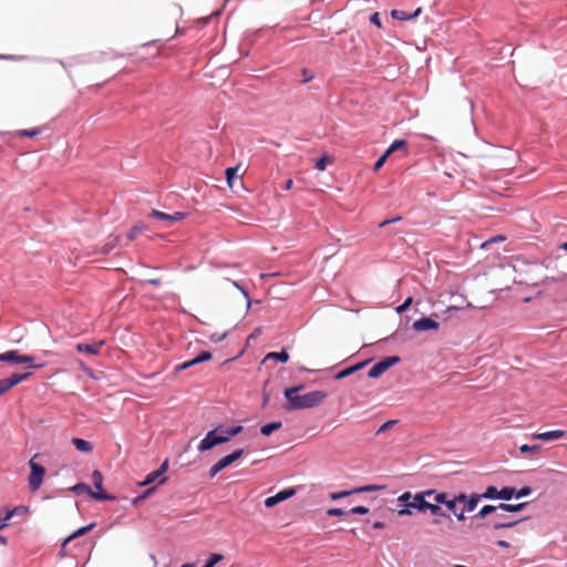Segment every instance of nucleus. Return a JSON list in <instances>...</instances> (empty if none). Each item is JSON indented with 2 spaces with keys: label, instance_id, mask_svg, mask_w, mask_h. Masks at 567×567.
Segmentation results:
<instances>
[{
  "label": "nucleus",
  "instance_id": "f257e3e1",
  "mask_svg": "<svg viewBox=\"0 0 567 567\" xmlns=\"http://www.w3.org/2000/svg\"><path fill=\"white\" fill-rule=\"evenodd\" d=\"M302 386H292L285 390L287 404L285 409L288 411L310 409L319 405L327 396L323 391H311L306 394H298Z\"/></svg>",
  "mask_w": 567,
  "mask_h": 567
},
{
  "label": "nucleus",
  "instance_id": "f03ea898",
  "mask_svg": "<svg viewBox=\"0 0 567 567\" xmlns=\"http://www.w3.org/2000/svg\"><path fill=\"white\" fill-rule=\"evenodd\" d=\"M432 492H419L416 494H411L410 492H405L398 497V502L402 504V508L398 511L400 516H410L413 514V511H417L420 513L424 512L425 501L426 498H431Z\"/></svg>",
  "mask_w": 567,
  "mask_h": 567
},
{
  "label": "nucleus",
  "instance_id": "7ed1b4c3",
  "mask_svg": "<svg viewBox=\"0 0 567 567\" xmlns=\"http://www.w3.org/2000/svg\"><path fill=\"white\" fill-rule=\"evenodd\" d=\"M0 361L10 362V363H27L30 368L40 369L43 368L44 363H34L33 355H23L19 354L17 350H10L3 353H0Z\"/></svg>",
  "mask_w": 567,
  "mask_h": 567
},
{
  "label": "nucleus",
  "instance_id": "20e7f679",
  "mask_svg": "<svg viewBox=\"0 0 567 567\" xmlns=\"http://www.w3.org/2000/svg\"><path fill=\"white\" fill-rule=\"evenodd\" d=\"M37 456L38 455H34L29 461V466L31 468V473L29 476V487L32 492H35L41 487L43 477L45 475V468L42 465L34 462Z\"/></svg>",
  "mask_w": 567,
  "mask_h": 567
},
{
  "label": "nucleus",
  "instance_id": "39448f33",
  "mask_svg": "<svg viewBox=\"0 0 567 567\" xmlns=\"http://www.w3.org/2000/svg\"><path fill=\"white\" fill-rule=\"evenodd\" d=\"M244 454V450L239 449L234 451L233 453L220 458L216 464H214L209 470V476L215 477L220 471L239 460Z\"/></svg>",
  "mask_w": 567,
  "mask_h": 567
},
{
  "label": "nucleus",
  "instance_id": "423d86ee",
  "mask_svg": "<svg viewBox=\"0 0 567 567\" xmlns=\"http://www.w3.org/2000/svg\"><path fill=\"white\" fill-rule=\"evenodd\" d=\"M400 361L399 357H386L377 362L368 372V377L371 379H377L385 371H388L392 365Z\"/></svg>",
  "mask_w": 567,
  "mask_h": 567
},
{
  "label": "nucleus",
  "instance_id": "0eeeda50",
  "mask_svg": "<svg viewBox=\"0 0 567 567\" xmlns=\"http://www.w3.org/2000/svg\"><path fill=\"white\" fill-rule=\"evenodd\" d=\"M70 489L76 494L87 493L92 498L99 499V501L115 499L114 496H112L105 492H101V493L93 492L91 489V487L84 483H78L74 486H72Z\"/></svg>",
  "mask_w": 567,
  "mask_h": 567
},
{
  "label": "nucleus",
  "instance_id": "6e6552de",
  "mask_svg": "<svg viewBox=\"0 0 567 567\" xmlns=\"http://www.w3.org/2000/svg\"><path fill=\"white\" fill-rule=\"evenodd\" d=\"M30 375V372L14 373L8 379L0 380V396L8 392L13 386H16L17 384H19L20 382L27 380Z\"/></svg>",
  "mask_w": 567,
  "mask_h": 567
},
{
  "label": "nucleus",
  "instance_id": "1a4fd4ad",
  "mask_svg": "<svg viewBox=\"0 0 567 567\" xmlns=\"http://www.w3.org/2000/svg\"><path fill=\"white\" fill-rule=\"evenodd\" d=\"M150 217L162 220L166 223V226L172 225L173 223L181 221L186 217V213L176 212L174 214H166L157 209H153L150 213Z\"/></svg>",
  "mask_w": 567,
  "mask_h": 567
},
{
  "label": "nucleus",
  "instance_id": "9d476101",
  "mask_svg": "<svg viewBox=\"0 0 567 567\" xmlns=\"http://www.w3.org/2000/svg\"><path fill=\"white\" fill-rule=\"evenodd\" d=\"M218 432H219V429H214V430L209 431L206 434V436L199 442L197 450L199 452H205V451H208V450L215 447L216 445L221 444L223 439H219L217 436Z\"/></svg>",
  "mask_w": 567,
  "mask_h": 567
},
{
  "label": "nucleus",
  "instance_id": "9b49d317",
  "mask_svg": "<svg viewBox=\"0 0 567 567\" xmlns=\"http://www.w3.org/2000/svg\"><path fill=\"white\" fill-rule=\"evenodd\" d=\"M480 501H481V496L478 493L470 494L468 499L463 505V508L460 511V514H456V519L458 522L465 520V513L473 512L477 507Z\"/></svg>",
  "mask_w": 567,
  "mask_h": 567
},
{
  "label": "nucleus",
  "instance_id": "f8f14e48",
  "mask_svg": "<svg viewBox=\"0 0 567 567\" xmlns=\"http://www.w3.org/2000/svg\"><path fill=\"white\" fill-rule=\"evenodd\" d=\"M212 359V353L208 352V351H203L200 352L196 358L189 360V361H185L181 364H177L175 367V373H178L181 371H184L195 364H198V363H202V362H205V361H208Z\"/></svg>",
  "mask_w": 567,
  "mask_h": 567
},
{
  "label": "nucleus",
  "instance_id": "ddd939ff",
  "mask_svg": "<svg viewBox=\"0 0 567 567\" xmlns=\"http://www.w3.org/2000/svg\"><path fill=\"white\" fill-rule=\"evenodd\" d=\"M520 520L508 519L505 515L497 514L494 519L491 520V527L493 529L512 528L516 526Z\"/></svg>",
  "mask_w": 567,
  "mask_h": 567
},
{
  "label": "nucleus",
  "instance_id": "4468645a",
  "mask_svg": "<svg viewBox=\"0 0 567 567\" xmlns=\"http://www.w3.org/2000/svg\"><path fill=\"white\" fill-rule=\"evenodd\" d=\"M413 329L416 331L437 330L439 322H436L432 318H421L413 322Z\"/></svg>",
  "mask_w": 567,
  "mask_h": 567
},
{
  "label": "nucleus",
  "instance_id": "2eb2a0df",
  "mask_svg": "<svg viewBox=\"0 0 567 567\" xmlns=\"http://www.w3.org/2000/svg\"><path fill=\"white\" fill-rule=\"evenodd\" d=\"M565 435H566V431H564V430H553V431H547V432H543V433H535L532 435V437L534 440H539V441H554V440L561 439Z\"/></svg>",
  "mask_w": 567,
  "mask_h": 567
},
{
  "label": "nucleus",
  "instance_id": "dca6fc26",
  "mask_svg": "<svg viewBox=\"0 0 567 567\" xmlns=\"http://www.w3.org/2000/svg\"><path fill=\"white\" fill-rule=\"evenodd\" d=\"M429 511L435 518L433 519V524H439L440 519L439 517H445L451 518V516L445 513L442 507L437 504H432L427 501H425L424 512Z\"/></svg>",
  "mask_w": 567,
  "mask_h": 567
},
{
  "label": "nucleus",
  "instance_id": "f3484780",
  "mask_svg": "<svg viewBox=\"0 0 567 567\" xmlns=\"http://www.w3.org/2000/svg\"><path fill=\"white\" fill-rule=\"evenodd\" d=\"M368 364V361H363V362H360V363H357L352 367H349V368H346L341 371H339L336 375H334V379L336 380H341V379H344L351 374H353L354 372L363 369L365 365Z\"/></svg>",
  "mask_w": 567,
  "mask_h": 567
},
{
  "label": "nucleus",
  "instance_id": "a211bd4d",
  "mask_svg": "<svg viewBox=\"0 0 567 567\" xmlns=\"http://www.w3.org/2000/svg\"><path fill=\"white\" fill-rule=\"evenodd\" d=\"M422 9L417 8L413 13L409 14L403 10L394 9L391 11V16L395 20L406 21L416 18L421 13Z\"/></svg>",
  "mask_w": 567,
  "mask_h": 567
},
{
  "label": "nucleus",
  "instance_id": "6ab92c4d",
  "mask_svg": "<svg viewBox=\"0 0 567 567\" xmlns=\"http://www.w3.org/2000/svg\"><path fill=\"white\" fill-rule=\"evenodd\" d=\"M104 342L101 341V342H96V343H93V344H84V343H78L76 344V350L79 352H85V353H89V354H97L101 350V348L103 347Z\"/></svg>",
  "mask_w": 567,
  "mask_h": 567
},
{
  "label": "nucleus",
  "instance_id": "aec40b11",
  "mask_svg": "<svg viewBox=\"0 0 567 567\" xmlns=\"http://www.w3.org/2000/svg\"><path fill=\"white\" fill-rule=\"evenodd\" d=\"M95 524L92 523L87 526H84V527H81L79 528L78 530H75L73 534H71L69 537H66L62 544V547H65L68 543H70L72 539L76 538V537H80L84 534H86L87 532L92 530L94 528Z\"/></svg>",
  "mask_w": 567,
  "mask_h": 567
},
{
  "label": "nucleus",
  "instance_id": "412c9836",
  "mask_svg": "<svg viewBox=\"0 0 567 567\" xmlns=\"http://www.w3.org/2000/svg\"><path fill=\"white\" fill-rule=\"evenodd\" d=\"M73 445L75 449L83 453H90L93 450L92 444L89 441H85L83 439L74 437L72 440Z\"/></svg>",
  "mask_w": 567,
  "mask_h": 567
},
{
  "label": "nucleus",
  "instance_id": "4be33fe9",
  "mask_svg": "<svg viewBox=\"0 0 567 567\" xmlns=\"http://www.w3.org/2000/svg\"><path fill=\"white\" fill-rule=\"evenodd\" d=\"M270 359L280 362H287L289 360V354L286 350H281L280 352H269L266 354L262 362H266L267 360Z\"/></svg>",
  "mask_w": 567,
  "mask_h": 567
},
{
  "label": "nucleus",
  "instance_id": "5701e85b",
  "mask_svg": "<svg viewBox=\"0 0 567 567\" xmlns=\"http://www.w3.org/2000/svg\"><path fill=\"white\" fill-rule=\"evenodd\" d=\"M498 511V505H485L474 516V519H483L492 513Z\"/></svg>",
  "mask_w": 567,
  "mask_h": 567
},
{
  "label": "nucleus",
  "instance_id": "b1692460",
  "mask_svg": "<svg viewBox=\"0 0 567 567\" xmlns=\"http://www.w3.org/2000/svg\"><path fill=\"white\" fill-rule=\"evenodd\" d=\"M526 505H527V503H519V504H515V505L501 503V504H498V511L517 513V512H520L522 509H524L526 507Z\"/></svg>",
  "mask_w": 567,
  "mask_h": 567
},
{
  "label": "nucleus",
  "instance_id": "393cba45",
  "mask_svg": "<svg viewBox=\"0 0 567 567\" xmlns=\"http://www.w3.org/2000/svg\"><path fill=\"white\" fill-rule=\"evenodd\" d=\"M282 426L281 422H271L260 427V433L265 436L270 435L274 431L279 430Z\"/></svg>",
  "mask_w": 567,
  "mask_h": 567
},
{
  "label": "nucleus",
  "instance_id": "a878e982",
  "mask_svg": "<svg viewBox=\"0 0 567 567\" xmlns=\"http://www.w3.org/2000/svg\"><path fill=\"white\" fill-rule=\"evenodd\" d=\"M92 482L95 488L97 489L96 493L104 492L103 491V475L100 471L95 470L92 473Z\"/></svg>",
  "mask_w": 567,
  "mask_h": 567
},
{
  "label": "nucleus",
  "instance_id": "bb28decb",
  "mask_svg": "<svg viewBox=\"0 0 567 567\" xmlns=\"http://www.w3.org/2000/svg\"><path fill=\"white\" fill-rule=\"evenodd\" d=\"M296 494V489L295 488H287V489H284V491H280L279 493H277L276 495H274V497L276 498V502L277 504L280 503V502H284L286 499H289L290 497H292L293 495Z\"/></svg>",
  "mask_w": 567,
  "mask_h": 567
},
{
  "label": "nucleus",
  "instance_id": "cd10ccee",
  "mask_svg": "<svg viewBox=\"0 0 567 567\" xmlns=\"http://www.w3.org/2000/svg\"><path fill=\"white\" fill-rule=\"evenodd\" d=\"M146 230V226L143 224L135 225L127 234L126 237L130 241L134 240L138 234Z\"/></svg>",
  "mask_w": 567,
  "mask_h": 567
},
{
  "label": "nucleus",
  "instance_id": "c85d7f7f",
  "mask_svg": "<svg viewBox=\"0 0 567 567\" xmlns=\"http://www.w3.org/2000/svg\"><path fill=\"white\" fill-rule=\"evenodd\" d=\"M498 493H499V489H497L495 486H488L484 493L480 494L481 496V499L482 498H486V499H495L497 498L498 499Z\"/></svg>",
  "mask_w": 567,
  "mask_h": 567
},
{
  "label": "nucleus",
  "instance_id": "c756f323",
  "mask_svg": "<svg viewBox=\"0 0 567 567\" xmlns=\"http://www.w3.org/2000/svg\"><path fill=\"white\" fill-rule=\"evenodd\" d=\"M424 492H432V496L435 504L440 505V504H444L446 503L447 501V494L445 492H440L437 493L435 489H425Z\"/></svg>",
  "mask_w": 567,
  "mask_h": 567
},
{
  "label": "nucleus",
  "instance_id": "7c9ffc66",
  "mask_svg": "<svg viewBox=\"0 0 567 567\" xmlns=\"http://www.w3.org/2000/svg\"><path fill=\"white\" fill-rule=\"evenodd\" d=\"M515 497V487H504L499 489L498 499L509 501Z\"/></svg>",
  "mask_w": 567,
  "mask_h": 567
},
{
  "label": "nucleus",
  "instance_id": "2f4dec72",
  "mask_svg": "<svg viewBox=\"0 0 567 567\" xmlns=\"http://www.w3.org/2000/svg\"><path fill=\"white\" fill-rule=\"evenodd\" d=\"M239 169V166H236V167H228L226 169V181H227V184L230 188H233L234 186V179L237 175V172Z\"/></svg>",
  "mask_w": 567,
  "mask_h": 567
},
{
  "label": "nucleus",
  "instance_id": "473e14b6",
  "mask_svg": "<svg viewBox=\"0 0 567 567\" xmlns=\"http://www.w3.org/2000/svg\"><path fill=\"white\" fill-rule=\"evenodd\" d=\"M118 243V237L116 236H110L109 241L103 246L102 252L107 254L110 252Z\"/></svg>",
  "mask_w": 567,
  "mask_h": 567
},
{
  "label": "nucleus",
  "instance_id": "72a5a7b5",
  "mask_svg": "<svg viewBox=\"0 0 567 567\" xmlns=\"http://www.w3.org/2000/svg\"><path fill=\"white\" fill-rule=\"evenodd\" d=\"M352 494H358V492H354V488L351 491H341V492H334L330 494V498L332 501H338L340 498L347 497Z\"/></svg>",
  "mask_w": 567,
  "mask_h": 567
},
{
  "label": "nucleus",
  "instance_id": "f704fd0d",
  "mask_svg": "<svg viewBox=\"0 0 567 567\" xmlns=\"http://www.w3.org/2000/svg\"><path fill=\"white\" fill-rule=\"evenodd\" d=\"M405 145L406 142L404 140H395L385 152L389 155H391L393 152L398 151L401 147H404Z\"/></svg>",
  "mask_w": 567,
  "mask_h": 567
},
{
  "label": "nucleus",
  "instance_id": "c9c22d12",
  "mask_svg": "<svg viewBox=\"0 0 567 567\" xmlns=\"http://www.w3.org/2000/svg\"><path fill=\"white\" fill-rule=\"evenodd\" d=\"M540 445H528V444H523L520 447H519V451L522 454H527V453H538L540 451Z\"/></svg>",
  "mask_w": 567,
  "mask_h": 567
},
{
  "label": "nucleus",
  "instance_id": "e433bc0d",
  "mask_svg": "<svg viewBox=\"0 0 567 567\" xmlns=\"http://www.w3.org/2000/svg\"><path fill=\"white\" fill-rule=\"evenodd\" d=\"M224 556L221 554H212L204 567H215L217 563H219Z\"/></svg>",
  "mask_w": 567,
  "mask_h": 567
},
{
  "label": "nucleus",
  "instance_id": "4c0bfd02",
  "mask_svg": "<svg viewBox=\"0 0 567 567\" xmlns=\"http://www.w3.org/2000/svg\"><path fill=\"white\" fill-rule=\"evenodd\" d=\"M383 488L384 487L380 486V485H364V486H361V487H355L354 492H358V494H359V493H364V492L380 491V489H383Z\"/></svg>",
  "mask_w": 567,
  "mask_h": 567
},
{
  "label": "nucleus",
  "instance_id": "58836bf2",
  "mask_svg": "<svg viewBox=\"0 0 567 567\" xmlns=\"http://www.w3.org/2000/svg\"><path fill=\"white\" fill-rule=\"evenodd\" d=\"M159 477H161V475L158 474V472H157V471H153V472H151V473L145 477V480H144L142 483H140V485H141V486H146V485H148V484L153 483L154 481H156V480H157V478H159Z\"/></svg>",
  "mask_w": 567,
  "mask_h": 567
},
{
  "label": "nucleus",
  "instance_id": "ea45409f",
  "mask_svg": "<svg viewBox=\"0 0 567 567\" xmlns=\"http://www.w3.org/2000/svg\"><path fill=\"white\" fill-rule=\"evenodd\" d=\"M456 505H457V503L454 497L447 498V501L445 503L446 508L450 512H452L455 517H456V514H460V512H457Z\"/></svg>",
  "mask_w": 567,
  "mask_h": 567
},
{
  "label": "nucleus",
  "instance_id": "a19ab883",
  "mask_svg": "<svg viewBox=\"0 0 567 567\" xmlns=\"http://www.w3.org/2000/svg\"><path fill=\"white\" fill-rule=\"evenodd\" d=\"M216 429H219V432L217 433V436L221 440V444L228 442L230 440V435L227 434V427H224L221 425L217 426Z\"/></svg>",
  "mask_w": 567,
  "mask_h": 567
},
{
  "label": "nucleus",
  "instance_id": "79ce46f5",
  "mask_svg": "<svg viewBox=\"0 0 567 567\" xmlns=\"http://www.w3.org/2000/svg\"><path fill=\"white\" fill-rule=\"evenodd\" d=\"M331 159L328 156H322L316 162V168L319 171H324L327 167V164L330 163Z\"/></svg>",
  "mask_w": 567,
  "mask_h": 567
},
{
  "label": "nucleus",
  "instance_id": "37998d69",
  "mask_svg": "<svg viewBox=\"0 0 567 567\" xmlns=\"http://www.w3.org/2000/svg\"><path fill=\"white\" fill-rule=\"evenodd\" d=\"M398 421L396 420H390V421H386L385 423H383L377 431V434H381V433H384L386 432L388 430H390L394 424H396Z\"/></svg>",
  "mask_w": 567,
  "mask_h": 567
},
{
  "label": "nucleus",
  "instance_id": "c03bdc74",
  "mask_svg": "<svg viewBox=\"0 0 567 567\" xmlns=\"http://www.w3.org/2000/svg\"><path fill=\"white\" fill-rule=\"evenodd\" d=\"M40 133L39 128H31V130H22L19 132L20 136L23 137H33L37 136Z\"/></svg>",
  "mask_w": 567,
  "mask_h": 567
},
{
  "label": "nucleus",
  "instance_id": "a18cd8bd",
  "mask_svg": "<svg viewBox=\"0 0 567 567\" xmlns=\"http://www.w3.org/2000/svg\"><path fill=\"white\" fill-rule=\"evenodd\" d=\"M390 155L385 152L375 163H374V166H373V169L377 172L379 171L385 163L386 158L389 157Z\"/></svg>",
  "mask_w": 567,
  "mask_h": 567
},
{
  "label": "nucleus",
  "instance_id": "49530a36",
  "mask_svg": "<svg viewBox=\"0 0 567 567\" xmlns=\"http://www.w3.org/2000/svg\"><path fill=\"white\" fill-rule=\"evenodd\" d=\"M530 492H532V489L528 486H525L518 491L515 488V497L516 498L525 497V496L529 495Z\"/></svg>",
  "mask_w": 567,
  "mask_h": 567
},
{
  "label": "nucleus",
  "instance_id": "de8ad7c7",
  "mask_svg": "<svg viewBox=\"0 0 567 567\" xmlns=\"http://www.w3.org/2000/svg\"><path fill=\"white\" fill-rule=\"evenodd\" d=\"M412 301H413L412 297L406 298L405 301L396 308V311L399 313L404 312L405 310L409 309V307L411 306Z\"/></svg>",
  "mask_w": 567,
  "mask_h": 567
},
{
  "label": "nucleus",
  "instance_id": "09e8293b",
  "mask_svg": "<svg viewBox=\"0 0 567 567\" xmlns=\"http://www.w3.org/2000/svg\"><path fill=\"white\" fill-rule=\"evenodd\" d=\"M350 513L352 514H359V515H365L369 513V508L365 506H355L350 509Z\"/></svg>",
  "mask_w": 567,
  "mask_h": 567
},
{
  "label": "nucleus",
  "instance_id": "8fccbe9b",
  "mask_svg": "<svg viewBox=\"0 0 567 567\" xmlns=\"http://www.w3.org/2000/svg\"><path fill=\"white\" fill-rule=\"evenodd\" d=\"M241 432H243V426L241 425H237V426H233V427H227V434L230 435L231 437L238 435Z\"/></svg>",
  "mask_w": 567,
  "mask_h": 567
},
{
  "label": "nucleus",
  "instance_id": "3c124183",
  "mask_svg": "<svg viewBox=\"0 0 567 567\" xmlns=\"http://www.w3.org/2000/svg\"><path fill=\"white\" fill-rule=\"evenodd\" d=\"M327 514L329 516H343V515H346V512L341 508L333 507V508H329L327 511Z\"/></svg>",
  "mask_w": 567,
  "mask_h": 567
},
{
  "label": "nucleus",
  "instance_id": "603ef678",
  "mask_svg": "<svg viewBox=\"0 0 567 567\" xmlns=\"http://www.w3.org/2000/svg\"><path fill=\"white\" fill-rule=\"evenodd\" d=\"M453 497L455 498L456 503H462L463 505L468 499V495L465 493H458V494L454 495Z\"/></svg>",
  "mask_w": 567,
  "mask_h": 567
},
{
  "label": "nucleus",
  "instance_id": "864d4df0",
  "mask_svg": "<svg viewBox=\"0 0 567 567\" xmlns=\"http://www.w3.org/2000/svg\"><path fill=\"white\" fill-rule=\"evenodd\" d=\"M227 333L224 332L221 334L213 333L209 338L213 342H219L226 338Z\"/></svg>",
  "mask_w": 567,
  "mask_h": 567
},
{
  "label": "nucleus",
  "instance_id": "5fc2aeb1",
  "mask_svg": "<svg viewBox=\"0 0 567 567\" xmlns=\"http://www.w3.org/2000/svg\"><path fill=\"white\" fill-rule=\"evenodd\" d=\"M399 220H401V216H396V217L391 218V219H385V220H383V221H381L379 224V227H384V226H386L389 224H393V223L399 221Z\"/></svg>",
  "mask_w": 567,
  "mask_h": 567
},
{
  "label": "nucleus",
  "instance_id": "6e6d98bb",
  "mask_svg": "<svg viewBox=\"0 0 567 567\" xmlns=\"http://www.w3.org/2000/svg\"><path fill=\"white\" fill-rule=\"evenodd\" d=\"M234 286H235L236 288H238V289L243 292V295L245 296V298H246V300H247V308H249V307H250V305H251V302H250V299H249V296H248L247 291H246V290H244V289H243V288H241L237 282H236V281H234Z\"/></svg>",
  "mask_w": 567,
  "mask_h": 567
},
{
  "label": "nucleus",
  "instance_id": "4d7b16f0",
  "mask_svg": "<svg viewBox=\"0 0 567 567\" xmlns=\"http://www.w3.org/2000/svg\"><path fill=\"white\" fill-rule=\"evenodd\" d=\"M275 505H277V502H276V498L274 496H270V497H267L265 499V506L270 508V507H274Z\"/></svg>",
  "mask_w": 567,
  "mask_h": 567
},
{
  "label": "nucleus",
  "instance_id": "13d9d810",
  "mask_svg": "<svg viewBox=\"0 0 567 567\" xmlns=\"http://www.w3.org/2000/svg\"><path fill=\"white\" fill-rule=\"evenodd\" d=\"M167 468H168V462H167V461H165V462L159 466V468H158V470H156V471L158 472V474H159L161 476H163V475H164V473L167 471Z\"/></svg>",
  "mask_w": 567,
  "mask_h": 567
},
{
  "label": "nucleus",
  "instance_id": "bf43d9fd",
  "mask_svg": "<svg viewBox=\"0 0 567 567\" xmlns=\"http://www.w3.org/2000/svg\"><path fill=\"white\" fill-rule=\"evenodd\" d=\"M154 492V487L152 488H148L143 495H141L140 497L135 498L134 499V503H136L137 501L140 499H144L146 498L150 494H152Z\"/></svg>",
  "mask_w": 567,
  "mask_h": 567
},
{
  "label": "nucleus",
  "instance_id": "052dcab7",
  "mask_svg": "<svg viewBox=\"0 0 567 567\" xmlns=\"http://www.w3.org/2000/svg\"><path fill=\"white\" fill-rule=\"evenodd\" d=\"M371 22L374 23L375 25H378L379 28L381 27V22H380L378 13H373L371 16Z\"/></svg>",
  "mask_w": 567,
  "mask_h": 567
},
{
  "label": "nucleus",
  "instance_id": "680f3d73",
  "mask_svg": "<svg viewBox=\"0 0 567 567\" xmlns=\"http://www.w3.org/2000/svg\"><path fill=\"white\" fill-rule=\"evenodd\" d=\"M293 186V181L291 178L287 179L286 183H285V189L286 190H290Z\"/></svg>",
  "mask_w": 567,
  "mask_h": 567
},
{
  "label": "nucleus",
  "instance_id": "e2e57ef3",
  "mask_svg": "<svg viewBox=\"0 0 567 567\" xmlns=\"http://www.w3.org/2000/svg\"><path fill=\"white\" fill-rule=\"evenodd\" d=\"M497 546H499L502 548H508L509 544L506 540H498Z\"/></svg>",
  "mask_w": 567,
  "mask_h": 567
},
{
  "label": "nucleus",
  "instance_id": "0e129e2a",
  "mask_svg": "<svg viewBox=\"0 0 567 567\" xmlns=\"http://www.w3.org/2000/svg\"><path fill=\"white\" fill-rule=\"evenodd\" d=\"M373 527H374L375 529H381V528H383V527H384V523H383V522H375V523L373 524Z\"/></svg>",
  "mask_w": 567,
  "mask_h": 567
},
{
  "label": "nucleus",
  "instance_id": "69168bd1",
  "mask_svg": "<svg viewBox=\"0 0 567 567\" xmlns=\"http://www.w3.org/2000/svg\"><path fill=\"white\" fill-rule=\"evenodd\" d=\"M148 284H151L153 286H158L161 284V280L159 279H150Z\"/></svg>",
  "mask_w": 567,
  "mask_h": 567
},
{
  "label": "nucleus",
  "instance_id": "338daca9",
  "mask_svg": "<svg viewBox=\"0 0 567 567\" xmlns=\"http://www.w3.org/2000/svg\"><path fill=\"white\" fill-rule=\"evenodd\" d=\"M8 543L7 538L3 537V536H0V544H2L3 546H6Z\"/></svg>",
  "mask_w": 567,
  "mask_h": 567
},
{
  "label": "nucleus",
  "instance_id": "774afa93",
  "mask_svg": "<svg viewBox=\"0 0 567 567\" xmlns=\"http://www.w3.org/2000/svg\"><path fill=\"white\" fill-rule=\"evenodd\" d=\"M181 567H196L195 564H184Z\"/></svg>",
  "mask_w": 567,
  "mask_h": 567
}]
</instances>
